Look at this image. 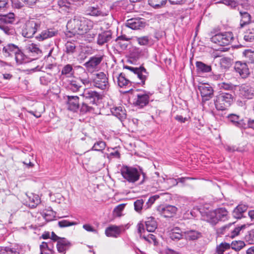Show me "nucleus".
I'll list each match as a JSON object with an SVG mask.
<instances>
[{"instance_id": "nucleus-1", "label": "nucleus", "mask_w": 254, "mask_h": 254, "mask_svg": "<svg viewBox=\"0 0 254 254\" xmlns=\"http://www.w3.org/2000/svg\"><path fill=\"white\" fill-rule=\"evenodd\" d=\"M93 23L90 20L79 15H76L68 21L66 28L68 32L77 38L86 34L93 28Z\"/></svg>"}, {"instance_id": "nucleus-2", "label": "nucleus", "mask_w": 254, "mask_h": 254, "mask_svg": "<svg viewBox=\"0 0 254 254\" xmlns=\"http://www.w3.org/2000/svg\"><path fill=\"white\" fill-rule=\"evenodd\" d=\"M15 20L12 12L0 14V30L7 36H14L16 34L14 27L11 25Z\"/></svg>"}, {"instance_id": "nucleus-3", "label": "nucleus", "mask_w": 254, "mask_h": 254, "mask_svg": "<svg viewBox=\"0 0 254 254\" xmlns=\"http://www.w3.org/2000/svg\"><path fill=\"white\" fill-rule=\"evenodd\" d=\"M41 25V22L38 19L32 18L26 21L22 30V35L27 38L33 37Z\"/></svg>"}, {"instance_id": "nucleus-4", "label": "nucleus", "mask_w": 254, "mask_h": 254, "mask_svg": "<svg viewBox=\"0 0 254 254\" xmlns=\"http://www.w3.org/2000/svg\"><path fill=\"white\" fill-rule=\"evenodd\" d=\"M233 101L232 95L228 93H221L216 96L215 106L218 110H225L230 106Z\"/></svg>"}, {"instance_id": "nucleus-5", "label": "nucleus", "mask_w": 254, "mask_h": 254, "mask_svg": "<svg viewBox=\"0 0 254 254\" xmlns=\"http://www.w3.org/2000/svg\"><path fill=\"white\" fill-rule=\"evenodd\" d=\"M121 172L123 177L131 183L137 181L140 176V172L136 168L127 166H123Z\"/></svg>"}, {"instance_id": "nucleus-6", "label": "nucleus", "mask_w": 254, "mask_h": 254, "mask_svg": "<svg viewBox=\"0 0 254 254\" xmlns=\"http://www.w3.org/2000/svg\"><path fill=\"white\" fill-rule=\"evenodd\" d=\"M234 37L232 32L219 33L211 38V41L219 46H225L228 45L233 40Z\"/></svg>"}, {"instance_id": "nucleus-7", "label": "nucleus", "mask_w": 254, "mask_h": 254, "mask_svg": "<svg viewBox=\"0 0 254 254\" xmlns=\"http://www.w3.org/2000/svg\"><path fill=\"white\" fill-rule=\"evenodd\" d=\"M93 82L95 87L102 90H106L109 88L108 79L103 72L96 74L93 79Z\"/></svg>"}, {"instance_id": "nucleus-8", "label": "nucleus", "mask_w": 254, "mask_h": 254, "mask_svg": "<svg viewBox=\"0 0 254 254\" xmlns=\"http://www.w3.org/2000/svg\"><path fill=\"white\" fill-rule=\"evenodd\" d=\"M234 69L235 72L242 78H247L250 74V69L247 63L237 61L235 63Z\"/></svg>"}, {"instance_id": "nucleus-9", "label": "nucleus", "mask_w": 254, "mask_h": 254, "mask_svg": "<svg viewBox=\"0 0 254 254\" xmlns=\"http://www.w3.org/2000/svg\"><path fill=\"white\" fill-rule=\"evenodd\" d=\"M125 67L129 69L137 76L138 78L140 80V82H139V83H141L142 85L145 84V82L148 76V73L144 67L140 66L139 67H134L126 66Z\"/></svg>"}, {"instance_id": "nucleus-10", "label": "nucleus", "mask_w": 254, "mask_h": 254, "mask_svg": "<svg viewBox=\"0 0 254 254\" xmlns=\"http://www.w3.org/2000/svg\"><path fill=\"white\" fill-rule=\"evenodd\" d=\"M157 211L163 217L170 218L176 214L177 211V208L175 206L170 205H161L157 207Z\"/></svg>"}, {"instance_id": "nucleus-11", "label": "nucleus", "mask_w": 254, "mask_h": 254, "mask_svg": "<svg viewBox=\"0 0 254 254\" xmlns=\"http://www.w3.org/2000/svg\"><path fill=\"white\" fill-rule=\"evenodd\" d=\"M198 89L200 91L203 100H209L212 97L213 93L212 87L208 84H200L198 86Z\"/></svg>"}, {"instance_id": "nucleus-12", "label": "nucleus", "mask_w": 254, "mask_h": 254, "mask_svg": "<svg viewBox=\"0 0 254 254\" xmlns=\"http://www.w3.org/2000/svg\"><path fill=\"white\" fill-rule=\"evenodd\" d=\"M125 25L131 29L137 30L144 28L145 22L142 18H133L127 20Z\"/></svg>"}, {"instance_id": "nucleus-13", "label": "nucleus", "mask_w": 254, "mask_h": 254, "mask_svg": "<svg viewBox=\"0 0 254 254\" xmlns=\"http://www.w3.org/2000/svg\"><path fill=\"white\" fill-rule=\"evenodd\" d=\"M150 95H151V94L150 92L145 91L137 94L136 96L137 98L134 102V104L140 107L146 106L149 102Z\"/></svg>"}, {"instance_id": "nucleus-14", "label": "nucleus", "mask_w": 254, "mask_h": 254, "mask_svg": "<svg viewBox=\"0 0 254 254\" xmlns=\"http://www.w3.org/2000/svg\"><path fill=\"white\" fill-rule=\"evenodd\" d=\"M103 60L102 56H94L90 58L89 60L84 64V66L89 71H92L96 69L98 65Z\"/></svg>"}, {"instance_id": "nucleus-15", "label": "nucleus", "mask_w": 254, "mask_h": 254, "mask_svg": "<svg viewBox=\"0 0 254 254\" xmlns=\"http://www.w3.org/2000/svg\"><path fill=\"white\" fill-rule=\"evenodd\" d=\"M227 118L228 121L233 125L240 128L246 127V122L244 119L241 118L238 115L236 114H230L228 116Z\"/></svg>"}, {"instance_id": "nucleus-16", "label": "nucleus", "mask_w": 254, "mask_h": 254, "mask_svg": "<svg viewBox=\"0 0 254 254\" xmlns=\"http://www.w3.org/2000/svg\"><path fill=\"white\" fill-rule=\"evenodd\" d=\"M19 51V48L13 44H8L2 48V53L5 57L14 56Z\"/></svg>"}, {"instance_id": "nucleus-17", "label": "nucleus", "mask_w": 254, "mask_h": 254, "mask_svg": "<svg viewBox=\"0 0 254 254\" xmlns=\"http://www.w3.org/2000/svg\"><path fill=\"white\" fill-rule=\"evenodd\" d=\"M112 32L111 30H107L98 34L97 39V43L99 46H102L110 41L112 38Z\"/></svg>"}, {"instance_id": "nucleus-18", "label": "nucleus", "mask_w": 254, "mask_h": 254, "mask_svg": "<svg viewBox=\"0 0 254 254\" xmlns=\"http://www.w3.org/2000/svg\"><path fill=\"white\" fill-rule=\"evenodd\" d=\"M67 109L73 112L76 111L79 108V98L77 96H67Z\"/></svg>"}, {"instance_id": "nucleus-19", "label": "nucleus", "mask_w": 254, "mask_h": 254, "mask_svg": "<svg viewBox=\"0 0 254 254\" xmlns=\"http://www.w3.org/2000/svg\"><path fill=\"white\" fill-rule=\"evenodd\" d=\"M71 246L70 243L65 238L60 239L57 242V248L59 253L65 254Z\"/></svg>"}, {"instance_id": "nucleus-20", "label": "nucleus", "mask_w": 254, "mask_h": 254, "mask_svg": "<svg viewBox=\"0 0 254 254\" xmlns=\"http://www.w3.org/2000/svg\"><path fill=\"white\" fill-rule=\"evenodd\" d=\"M25 50L27 53L31 54L33 56L39 55L42 54L39 46L30 42H28L25 46Z\"/></svg>"}, {"instance_id": "nucleus-21", "label": "nucleus", "mask_w": 254, "mask_h": 254, "mask_svg": "<svg viewBox=\"0 0 254 254\" xmlns=\"http://www.w3.org/2000/svg\"><path fill=\"white\" fill-rule=\"evenodd\" d=\"M116 77L117 80V83L119 87H129L131 86V82L126 78L124 73H121L119 75H116Z\"/></svg>"}, {"instance_id": "nucleus-22", "label": "nucleus", "mask_w": 254, "mask_h": 254, "mask_svg": "<svg viewBox=\"0 0 254 254\" xmlns=\"http://www.w3.org/2000/svg\"><path fill=\"white\" fill-rule=\"evenodd\" d=\"M240 93L244 98L247 99H252L254 96L253 89L249 86L242 85L240 87Z\"/></svg>"}, {"instance_id": "nucleus-23", "label": "nucleus", "mask_w": 254, "mask_h": 254, "mask_svg": "<svg viewBox=\"0 0 254 254\" xmlns=\"http://www.w3.org/2000/svg\"><path fill=\"white\" fill-rule=\"evenodd\" d=\"M248 205L244 204H239L233 211V216L237 219H241L243 217V213L248 209Z\"/></svg>"}, {"instance_id": "nucleus-24", "label": "nucleus", "mask_w": 254, "mask_h": 254, "mask_svg": "<svg viewBox=\"0 0 254 254\" xmlns=\"http://www.w3.org/2000/svg\"><path fill=\"white\" fill-rule=\"evenodd\" d=\"M184 235V232L180 228L178 227H176L173 228L169 233L170 238L172 240L176 241H179L182 239Z\"/></svg>"}, {"instance_id": "nucleus-25", "label": "nucleus", "mask_w": 254, "mask_h": 254, "mask_svg": "<svg viewBox=\"0 0 254 254\" xmlns=\"http://www.w3.org/2000/svg\"><path fill=\"white\" fill-rule=\"evenodd\" d=\"M111 111L112 114L118 118L120 120L122 121L126 119V110L122 107H115L111 108Z\"/></svg>"}, {"instance_id": "nucleus-26", "label": "nucleus", "mask_w": 254, "mask_h": 254, "mask_svg": "<svg viewBox=\"0 0 254 254\" xmlns=\"http://www.w3.org/2000/svg\"><path fill=\"white\" fill-rule=\"evenodd\" d=\"M27 196L28 200L26 201V203L30 207L35 208L40 203V198L38 195L31 193Z\"/></svg>"}, {"instance_id": "nucleus-27", "label": "nucleus", "mask_w": 254, "mask_h": 254, "mask_svg": "<svg viewBox=\"0 0 254 254\" xmlns=\"http://www.w3.org/2000/svg\"><path fill=\"white\" fill-rule=\"evenodd\" d=\"M122 227L112 226L106 228L105 234L108 237H117L121 232Z\"/></svg>"}, {"instance_id": "nucleus-28", "label": "nucleus", "mask_w": 254, "mask_h": 254, "mask_svg": "<svg viewBox=\"0 0 254 254\" xmlns=\"http://www.w3.org/2000/svg\"><path fill=\"white\" fill-rule=\"evenodd\" d=\"M135 40L140 46H151L153 44V40L148 36L135 37Z\"/></svg>"}, {"instance_id": "nucleus-29", "label": "nucleus", "mask_w": 254, "mask_h": 254, "mask_svg": "<svg viewBox=\"0 0 254 254\" xmlns=\"http://www.w3.org/2000/svg\"><path fill=\"white\" fill-rule=\"evenodd\" d=\"M57 33L56 31L52 29L43 30L39 35L36 37V38L38 41H42L47 38L54 36Z\"/></svg>"}, {"instance_id": "nucleus-30", "label": "nucleus", "mask_w": 254, "mask_h": 254, "mask_svg": "<svg viewBox=\"0 0 254 254\" xmlns=\"http://www.w3.org/2000/svg\"><path fill=\"white\" fill-rule=\"evenodd\" d=\"M81 95L85 99H92L91 102L93 103L95 99H98L99 97V94L97 92L89 89H85Z\"/></svg>"}, {"instance_id": "nucleus-31", "label": "nucleus", "mask_w": 254, "mask_h": 254, "mask_svg": "<svg viewBox=\"0 0 254 254\" xmlns=\"http://www.w3.org/2000/svg\"><path fill=\"white\" fill-rule=\"evenodd\" d=\"M67 87L72 92H77L81 87V80L79 79H71L69 81Z\"/></svg>"}, {"instance_id": "nucleus-32", "label": "nucleus", "mask_w": 254, "mask_h": 254, "mask_svg": "<svg viewBox=\"0 0 254 254\" xmlns=\"http://www.w3.org/2000/svg\"><path fill=\"white\" fill-rule=\"evenodd\" d=\"M145 223L146 230L149 232H153L157 228V222L152 217H148Z\"/></svg>"}, {"instance_id": "nucleus-33", "label": "nucleus", "mask_w": 254, "mask_h": 254, "mask_svg": "<svg viewBox=\"0 0 254 254\" xmlns=\"http://www.w3.org/2000/svg\"><path fill=\"white\" fill-rule=\"evenodd\" d=\"M74 74V70L72 65L67 64L65 65L62 69L61 78L63 76L66 77H69L73 76Z\"/></svg>"}, {"instance_id": "nucleus-34", "label": "nucleus", "mask_w": 254, "mask_h": 254, "mask_svg": "<svg viewBox=\"0 0 254 254\" xmlns=\"http://www.w3.org/2000/svg\"><path fill=\"white\" fill-rule=\"evenodd\" d=\"M184 236L187 239L190 240H195L201 236L200 232L195 230H189L184 232Z\"/></svg>"}, {"instance_id": "nucleus-35", "label": "nucleus", "mask_w": 254, "mask_h": 254, "mask_svg": "<svg viewBox=\"0 0 254 254\" xmlns=\"http://www.w3.org/2000/svg\"><path fill=\"white\" fill-rule=\"evenodd\" d=\"M244 40L246 42H254V27H250L244 33Z\"/></svg>"}, {"instance_id": "nucleus-36", "label": "nucleus", "mask_w": 254, "mask_h": 254, "mask_svg": "<svg viewBox=\"0 0 254 254\" xmlns=\"http://www.w3.org/2000/svg\"><path fill=\"white\" fill-rule=\"evenodd\" d=\"M218 221H224L227 219L228 211L225 208H219L215 210Z\"/></svg>"}, {"instance_id": "nucleus-37", "label": "nucleus", "mask_w": 254, "mask_h": 254, "mask_svg": "<svg viewBox=\"0 0 254 254\" xmlns=\"http://www.w3.org/2000/svg\"><path fill=\"white\" fill-rule=\"evenodd\" d=\"M240 13L241 16L240 25L241 27H243L245 25L250 23L251 20V16L248 12L246 11H240Z\"/></svg>"}, {"instance_id": "nucleus-38", "label": "nucleus", "mask_w": 254, "mask_h": 254, "mask_svg": "<svg viewBox=\"0 0 254 254\" xmlns=\"http://www.w3.org/2000/svg\"><path fill=\"white\" fill-rule=\"evenodd\" d=\"M197 70L199 72H209L211 70V66L201 62H196Z\"/></svg>"}, {"instance_id": "nucleus-39", "label": "nucleus", "mask_w": 254, "mask_h": 254, "mask_svg": "<svg viewBox=\"0 0 254 254\" xmlns=\"http://www.w3.org/2000/svg\"><path fill=\"white\" fill-rule=\"evenodd\" d=\"M206 220L213 225L216 224L218 222L215 210L206 213Z\"/></svg>"}, {"instance_id": "nucleus-40", "label": "nucleus", "mask_w": 254, "mask_h": 254, "mask_svg": "<svg viewBox=\"0 0 254 254\" xmlns=\"http://www.w3.org/2000/svg\"><path fill=\"white\" fill-rule=\"evenodd\" d=\"M41 214L46 221H50L54 220L56 213L52 209H47L43 210Z\"/></svg>"}, {"instance_id": "nucleus-41", "label": "nucleus", "mask_w": 254, "mask_h": 254, "mask_svg": "<svg viewBox=\"0 0 254 254\" xmlns=\"http://www.w3.org/2000/svg\"><path fill=\"white\" fill-rule=\"evenodd\" d=\"M14 56L15 61L18 64H20L23 63H27L28 62L27 58L25 56V55L19 49V51L16 52V54H15Z\"/></svg>"}, {"instance_id": "nucleus-42", "label": "nucleus", "mask_w": 254, "mask_h": 254, "mask_svg": "<svg viewBox=\"0 0 254 254\" xmlns=\"http://www.w3.org/2000/svg\"><path fill=\"white\" fill-rule=\"evenodd\" d=\"M76 44L74 42H67L65 44V52L66 54H71L75 52Z\"/></svg>"}, {"instance_id": "nucleus-43", "label": "nucleus", "mask_w": 254, "mask_h": 254, "mask_svg": "<svg viewBox=\"0 0 254 254\" xmlns=\"http://www.w3.org/2000/svg\"><path fill=\"white\" fill-rule=\"evenodd\" d=\"M245 243L243 241H234L231 244V247L236 251H240L245 246Z\"/></svg>"}, {"instance_id": "nucleus-44", "label": "nucleus", "mask_w": 254, "mask_h": 254, "mask_svg": "<svg viewBox=\"0 0 254 254\" xmlns=\"http://www.w3.org/2000/svg\"><path fill=\"white\" fill-rule=\"evenodd\" d=\"M167 0H148V3L154 8H160L164 6Z\"/></svg>"}, {"instance_id": "nucleus-45", "label": "nucleus", "mask_w": 254, "mask_h": 254, "mask_svg": "<svg viewBox=\"0 0 254 254\" xmlns=\"http://www.w3.org/2000/svg\"><path fill=\"white\" fill-rule=\"evenodd\" d=\"M86 12L88 14L92 16H103L102 12L99 9L98 7L89 6L87 8Z\"/></svg>"}, {"instance_id": "nucleus-46", "label": "nucleus", "mask_w": 254, "mask_h": 254, "mask_svg": "<svg viewBox=\"0 0 254 254\" xmlns=\"http://www.w3.org/2000/svg\"><path fill=\"white\" fill-rule=\"evenodd\" d=\"M106 147V143L104 141H99L94 143L91 148L92 150L102 152Z\"/></svg>"}, {"instance_id": "nucleus-47", "label": "nucleus", "mask_w": 254, "mask_h": 254, "mask_svg": "<svg viewBox=\"0 0 254 254\" xmlns=\"http://www.w3.org/2000/svg\"><path fill=\"white\" fill-rule=\"evenodd\" d=\"M249 224H243L241 226H238L236 227L233 231H231L230 237L232 238H233L237 236H238L242 230L245 229Z\"/></svg>"}, {"instance_id": "nucleus-48", "label": "nucleus", "mask_w": 254, "mask_h": 254, "mask_svg": "<svg viewBox=\"0 0 254 254\" xmlns=\"http://www.w3.org/2000/svg\"><path fill=\"white\" fill-rule=\"evenodd\" d=\"M142 238L144 239L145 241L148 242L149 243H153L155 245L157 243L156 238L155 235L152 234H149L148 235L143 234Z\"/></svg>"}, {"instance_id": "nucleus-49", "label": "nucleus", "mask_w": 254, "mask_h": 254, "mask_svg": "<svg viewBox=\"0 0 254 254\" xmlns=\"http://www.w3.org/2000/svg\"><path fill=\"white\" fill-rule=\"evenodd\" d=\"M245 240L250 244H254V230L248 232L245 237Z\"/></svg>"}, {"instance_id": "nucleus-50", "label": "nucleus", "mask_w": 254, "mask_h": 254, "mask_svg": "<svg viewBox=\"0 0 254 254\" xmlns=\"http://www.w3.org/2000/svg\"><path fill=\"white\" fill-rule=\"evenodd\" d=\"M218 86L220 89L226 90H232L234 88V85L231 83L221 82L218 84Z\"/></svg>"}, {"instance_id": "nucleus-51", "label": "nucleus", "mask_w": 254, "mask_h": 254, "mask_svg": "<svg viewBox=\"0 0 254 254\" xmlns=\"http://www.w3.org/2000/svg\"><path fill=\"white\" fill-rule=\"evenodd\" d=\"M0 254H18V252L15 249L5 247L0 250Z\"/></svg>"}, {"instance_id": "nucleus-52", "label": "nucleus", "mask_w": 254, "mask_h": 254, "mask_svg": "<svg viewBox=\"0 0 254 254\" xmlns=\"http://www.w3.org/2000/svg\"><path fill=\"white\" fill-rule=\"evenodd\" d=\"M144 201L143 199H137L134 202V209L136 211L140 212L143 206Z\"/></svg>"}, {"instance_id": "nucleus-53", "label": "nucleus", "mask_w": 254, "mask_h": 254, "mask_svg": "<svg viewBox=\"0 0 254 254\" xmlns=\"http://www.w3.org/2000/svg\"><path fill=\"white\" fill-rule=\"evenodd\" d=\"M77 223L74 222H69L66 220H63L58 222V225L61 228H64L65 227H69L73 225H75Z\"/></svg>"}, {"instance_id": "nucleus-54", "label": "nucleus", "mask_w": 254, "mask_h": 254, "mask_svg": "<svg viewBox=\"0 0 254 254\" xmlns=\"http://www.w3.org/2000/svg\"><path fill=\"white\" fill-rule=\"evenodd\" d=\"M125 207V204H121L118 205L114 209V213L117 216H121L122 215V211L124 210Z\"/></svg>"}, {"instance_id": "nucleus-55", "label": "nucleus", "mask_w": 254, "mask_h": 254, "mask_svg": "<svg viewBox=\"0 0 254 254\" xmlns=\"http://www.w3.org/2000/svg\"><path fill=\"white\" fill-rule=\"evenodd\" d=\"M54 241L52 240H50L48 242H43L40 245L42 246V248H46V249L47 248L48 249H50L52 251H53V249L54 247Z\"/></svg>"}, {"instance_id": "nucleus-56", "label": "nucleus", "mask_w": 254, "mask_h": 254, "mask_svg": "<svg viewBox=\"0 0 254 254\" xmlns=\"http://www.w3.org/2000/svg\"><path fill=\"white\" fill-rule=\"evenodd\" d=\"M158 198V196L157 195H154L150 197L148 201L146 202V204L144 205V207L146 208H149L155 201L157 198Z\"/></svg>"}, {"instance_id": "nucleus-57", "label": "nucleus", "mask_w": 254, "mask_h": 254, "mask_svg": "<svg viewBox=\"0 0 254 254\" xmlns=\"http://www.w3.org/2000/svg\"><path fill=\"white\" fill-rule=\"evenodd\" d=\"M59 6L61 7H65L69 9L70 6V3L66 0H59L58 2Z\"/></svg>"}, {"instance_id": "nucleus-58", "label": "nucleus", "mask_w": 254, "mask_h": 254, "mask_svg": "<svg viewBox=\"0 0 254 254\" xmlns=\"http://www.w3.org/2000/svg\"><path fill=\"white\" fill-rule=\"evenodd\" d=\"M19 209V204L17 203H15L13 204L10 205L9 206V209L10 211V212L11 214L16 213L17 211Z\"/></svg>"}, {"instance_id": "nucleus-59", "label": "nucleus", "mask_w": 254, "mask_h": 254, "mask_svg": "<svg viewBox=\"0 0 254 254\" xmlns=\"http://www.w3.org/2000/svg\"><path fill=\"white\" fill-rule=\"evenodd\" d=\"M41 83L44 85H47L50 82V79L49 78V75L47 74L46 75L41 76L40 78Z\"/></svg>"}, {"instance_id": "nucleus-60", "label": "nucleus", "mask_w": 254, "mask_h": 254, "mask_svg": "<svg viewBox=\"0 0 254 254\" xmlns=\"http://www.w3.org/2000/svg\"><path fill=\"white\" fill-rule=\"evenodd\" d=\"M80 110L82 112H84V113H86L87 112H91L92 110V108L91 107L88 106L86 103H83L82 104Z\"/></svg>"}, {"instance_id": "nucleus-61", "label": "nucleus", "mask_w": 254, "mask_h": 254, "mask_svg": "<svg viewBox=\"0 0 254 254\" xmlns=\"http://www.w3.org/2000/svg\"><path fill=\"white\" fill-rule=\"evenodd\" d=\"M222 2L231 7H234L236 6L235 0H222Z\"/></svg>"}, {"instance_id": "nucleus-62", "label": "nucleus", "mask_w": 254, "mask_h": 254, "mask_svg": "<svg viewBox=\"0 0 254 254\" xmlns=\"http://www.w3.org/2000/svg\"><path fill=\"white\" fill-rule=\"evenodd\" d=\"M41 254H53L54 251L50 249L42 248V246H40Z\"/></svg>"}, {"instance_id": "nucleus-63", "label": "nucleus", "mask_w": 254, "mask_h": 254, "mask_svg": "<svg viewBox=\"0 0 254 254\" xmlns=\"http://www.w3.org/2000/svg\"><path fill=\"white\" fill-rule=\"evenodd\" d=\"M11 1L15 8H19L23 6L22 3L19 0H11Z\"/></svg>"}, {"instance_id": "nucleus-64", "label": "nucleus", "mask_w": 254, "mask_h": 254, "mask_svg": "<svg viewBox=\"0 0 254 254\" xmlns=\"http://www.w3.org/2000/svg\"><path fill=\"white\" fill-rule=\"evenodd\" d=\"M8 0H0V11H3L7 4Z\"/></svg>"}]
</instances>
